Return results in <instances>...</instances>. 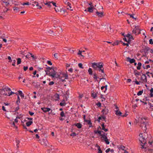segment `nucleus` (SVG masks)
I'll return each mask as SVG.
<instances>
[{
	"instance_id": "f257e3e1",
	"label": "nucleus",
	"mask_w": 153,
	"mask_h": 153,
	"mask_svg": "<svg viewBox=\"0 0 153 153\" xmlns=\"http://www.w3.org/2000/svg\"><path fill=\"white\" fill-rule=\"evenodd\" d=\"M147 120V118L145 117L141 116L139 117L138 122L140 123V126L144 130V133L146 132L147 127L149 125V123Z\"/></svg>"
},
{
	"instance_id": "f03ea898",
	"label": "nucleus",
	"mask_w": 153,
	"mask_h": 153,
	"mask_svg": "<svg viewBox=\"0 0 153 153\" xmlns=\"http://www.w3.org/2000/svg\"><path fill=\"white\" fill-rule=\"evenodd\" d=\"M139 136L140 137L139 139L140 141L141 142V143H142L141 145V147L142 149L144 148V146L146 143V141L145 138L143 137L142 134H140L139 135Z\"/></svg>"
},
{
	"instance_id": "7ed1b4c3",
	"label": "nucleus",
	"mask_w": 153,
	"mask_h": 153,
	"mask_svg": "<svg viewBox=\"0 0 153 153\" xmlns=\"http://www.w3.org/2000/svg\"><path fill=\"white\" fill-rule=\"evenodd\" d=\"M51 72H49L48 71H45L46 72V74L51 76L53 78H54L55 77L56 75V72L53 69L51 70Z\"/></svg>"
},
{
	"instance_id": "20e7f679",
	"label": "nucleus",
	"mask_w": 153,
	"mask_h": 153,
	"mask_svg": "<svg viewBox=\"0 0 153 153\" xmlns=\"http://www.w3.org/2000/svg\"><path fill=\"white\" fill-rule=\"evenodd\" d=\"M100 64L98 63L94 62L92 63V67L96 70H97Z\"/></svg>"
},
{
	"instance_id": "39448f33",
	"label": "nucleus",
	"mask_w": 153,
	"mask_h": 153,
	"mask_svg": "<svg viewBox=\"0 0 153 153\" xmlns=\"http://www.w3.org/2000/svg\"><path fill=\"white\" fill-rule=\"evenodd\" d=\"M95 9V8L94 7V6H92L91 7H90L88 8V11L90 13H92Z\"/></svg>"
},
{
	"instance_id": "423d86ee",
	"label": "nucleus",
	"mask_w": 153,
	"mask_h": 153,
	"mask_svg": "<svg viewBox=\"0 0 153 153\" xmlns=\"http://www.w3.org/2000/svg\"><path fill=\"white\" fill-rule=\"evenodd\" d=\"M97 70H99L100 71H101L102 73H104V69L103 68V65L102 64H100Z\"/></svg>"
},
{
	"instance_id": "0eeeda50",
	"label": "nucleus",
	"mask_w": 153,
	"mask_h": 153,
	"mask_svg": "<svg viewBox=\"0 0 153 153\" xmlns=\"http://www.w3.org/2000/svg\"><path fill=\"white\" fill-rule=\"evenodd\" d=\"M126 36L127 37L128 39V42H129V41H130L131 40V39L133 40L134 39L133 38V36H131L130 34H128L126 35Z\"/></svg>"
},
{
	"instance_id": "6e6552de",
	"label": "nucleus",
	"mask_w": 153,
	"mask_h": 153,
	"mask_svg": "<svg viewBox=\"0 0 153 153\" xmlns=\"http://www.w3.org/2000/svg\"><path fill=\"white\" fill-rule=\"evenodd\" d=\"M41 109L45 113L48 112L51 110V109L49 108H47L45 107L42 108Z\"/></svg>"
},
{
	"instance_id": "1a4fd4ad",
	"label": "nucleus",
	"mask_w": 153,
	"mask_h": 153,
	"mask_svg": "<svg viewBox=\"0 0 153 153\" xmlns=\"http://www.w3.org/2000/svg\"><path fill=\"white\" fill-rule=\"evenodd\" d=\"M10 1V0H4L2 2L5 4L6 6H8L9 4Z\"/></svg>"
},
{
	"instance_id": "9d476101",
	"label": "nucleus",
	"mask_w": 153,
	"mask_h": 153,
	"mask_svg": "<svg viewBox=\"0 0 153 153\" xmlns=\"http://www.w3.org/2000/svg\"><path fill=\"white\" fill-rule=\"evenodd\" d=\"M127 61L131 63H132L134 62L135 60L133 59H131L129 57H127Z\"/></svg>"
},
{
	"instance_id": "9b49d317",
	"label": "nucleus",
	"mask_w": 153,
	"mask_h": 153,
	"mask_svg": "<svg viewBox=\"0 0 153 153\" xmlns=\"http://www.w3.org/2000/svg\"><path fill=\"white\" fill-rule=\"evenodd\" d=\"M32 5L33 6H36V7L39 6V3L38 2H36V1H34L33 0L32 2Z\"/></svg>"
},
{
	"instance_id": "f8f14e48",
	"label": "nucleus",
	"mask_w": 153,
	"mask_h": 153,
	"mask_svg": "<svg viewBox=\"0 0 153 153\" xmlns=\"http://www.w3.org/2000/svg\"><path fill=\"white\" fill-rule=\"evenodd\" d=\"M102 112L103 114H106L108 113V110L106 108H105L104 109L102 110Z\"/></svg>"
},
{
	"instance_id": "ddd939ff",
	"label": "nucleus",
	"mask_w": 153,
	"mask_h": 153,
	"mask_svg": "<svg viewBox=\"0 0 153 153\" xmlns=\"http://www.w3.org/2000/svg\"><path fill=\"white\" fill-rule=\"evenodd\" d=\"M141 78L143 80V82H147V78L145 74H143Z\"/></svg>"
},
{
	"instance_id": "4468645a",
	"label": "nucleus",
	"mask_w": 153,
	"mask_h": 153,
	"mask_svg": "<svg viewBox=\"0 0 153 153\" xmlns=\"http://www.w3.org/2000/svg\"><path fill=\"white\" fill-rule=\"evenodd\" d=\"M96 13L99 17H102L103 16V12H99L97 11Z\"/></svg>"
},
{
	"instance_id": "2eb2a0df",
	"label": "nucleus",
	"mask_w": 153,
	"mask_h": 153,
	"mask_svg": "<svg viewBox=\"0 0 153 153\" xmlns=\"http://www.w3.org/2000/svg\"><path fill=\"white\" fill-rule=\"evenodd\" d=\"M75 125L77 127V128H80L82 127V124L79 123H77L75 124Z\"/></svg>"
},
{
	"instance_id": "dca6fc26",
	"label": "nucleus",
	"mask_w": 153,
	"mask_h": 153,
	"mask_svg": "<svg viewBox=\"0 0 153 153\" xmlns=\"http://www.w3.org/2000/svg\"><path fill=\"white\" fill-rule=\"evenodd\" d=\"M3 90L4 91H11V89L10 88L6 87L3 88Z\"/></svg>"
},
{
	"instance_id": "f3484780",
	"label": "nucleus",
	"mask_w": 153,
	"mask_h": 153,
	"mask_svg": "<svg viewBox=\"0 0 153 153\" xmlns=\"http://www.w3.org/2000/svg\"><path fill=\"white\" fill-rule=\"evenodd\" d=\"M115 114L118 116H121L122 113L118 110L116 111Z\"/></svg>"
},
{
	"instance_id": "a211bd4d",
	"label": "nucleus",
	"mask_w": 153,
	"mask_h": 153,
	"mask_svg": "<svg viewBox=\"0 0 153 153\" xmlns=\"http://www.w3.org/2000/svg\"><path fill=\"white\" fill-rule=\"evenodd\" d=\"M63 77H60L59 75H58V76L57 77L56 76V78H58L59 79H61L62 82H64L65 81V78L63 79Z\"/></svg>"
},
{
	"instance_id": "6ab92c4d",
	"label": "nucleus",
	"mask_w": 153,
	"mask_h": 153,
	"mask_svg": "<svg viewBox=\"0 0 153 153\" xmlns=\"http://www.w3.org/2000/svg\"><path fill=\"white\" fill-rule=\"evenodd\" d=\"M19 94L23 98L24 97V95L23 93H22V92L21 91H19Z\"/></svg>"
},
{
	"instance_id": "aec40b11",
	"label": "nucleus",
	"mask_w": 153,
	"mask_h": 153,
	"mask_svg": "<svg viewBox=\"0 0 153 153\" xmlns=\"http://www.w3.org/2000/svg\"><path fill=\"white\" fill-rule=\"evenodd\" d=\"M137 65L138 66L137 67V70H140L141 68V66L142 65V64L140 62H139Z\"/></svg>"
},
{
	"instance_id": "412c9836",
	"label": "nucleus",
	"mask_w": 153,
	"mask_h": 153,
	"mask_svg": "<svg viewBox=\"0 0 153 153\" xmlns=\"http://www.w3.org/2000/svg\"><path fill=\"white\" fill-rule=\"evenodd\" d=\"M129 16H130L131 18H132V19H135V20H136V19H137V18L136 17H135L134 16L135 15V14H128Z\"/></svg>"
},
{
	"instance_id": "4be33fe9",
	"label": "nucleus",
	"mask_w": 153,
	"mask_h": 153,
	"mask_svg": "<svg viewBox=\"0 0 153 153\" xmlns=\"http://www.w3.org/2000/svg\"><path fill=\"white\" fill-rule=\"evenodd\" d=\"M33 123L32 121H30L26 123V125L27 126H30Z\"/></svg>"
},
{
	"instance_id": "5701e85b",
	"label": "nucleus",
	"mask_w": 153,
	"mask_h": 153,
	"mask_svg": "<svg viewBox=\"0 0 153 153\" xmlns=\"http://www.w3.org/2000/svg\"><path fill=\"white\" fill-rule=\"evenodd\" d=\"M150 97H153V88H152L150 90Z\"/></svg>"
},
{
	"instance_id": "b1692460",
	"label": "nucleus",
	"mask_w": 153,
	"mask_h": 153,
	"mask_svg": "<svg viewBox=\"0 0 153 153\" xmlns=\"http://www.w3.org/2000/svg\"><path fill=\"white\" fill-rule=\"evenodd\" d=\"M106 134H105L103 135V134H101V135H100L101 137H102L104 139H107V137H106Z\"/></svg>"
},
{
	"instance_id": "393cba45",
	"label": "nucleus",
	"mask_w": 153,
	"mask_h": 153,
	"mask_svg": "<svg viewBox=\"0 0 153 153\" xmlns=\"http://www.w3.org/2000/svg\"><path fill=\"white\" fill-rule=\"evenodd\" d=\"M93 78L94 79L96 80V81H98L97 79L98 78V77H97V74H94V77Z\"/></svg>"
},
{
	"instance_id": "a878e982",
	"label": "nucleus",
	"mask_w": 153,
	"mask_h": 153,
	"mask_svg": "<svg viewBox=\"0 0 153 153\" xmlns=\"http://www.w3.org/2000/svg\"><path fill=\"white\" fill-rule=\"evenodd\" d=\"M105 75H106L104 73H103V74H102V76L103 78H100V80L103 79V80H105V79L104 78L105 77Z\"/></svg>"
},
{
	"instance_id": "bb28decb",
	"label": "nucleus",
	"mask_w": 153,
	"mask_h": 153,
	"mask_svg": "<svg viewBox=\"0 0 153 153\" xmlns=\"http://www.w3.org/2000/svg\"><path fill=\"white\" fill-rule=\"evenodd\" d=\"M102 131H96V130L94 131V132L95 134H99L101 135V133Z\"/></svg>"
},
{
	"instance_id": "cd10ccee",
	"label": "nucleus",
	"mask_w": 153,
	"mask_h": 153,
	"mask_svg": "<svg viewBox=\"0 0 153 153\" xmlns=\"http://www.w3.org/2000/svg\"><path fill=\"white\" fill-rule=\"evenodd\" d=\"M64 2L65 3L67 4L68 5H71L70 3L68 2L67 0H64Z\"/></svg>"
},
{
	"instance_id": "c85d7f7f",
	"label": "nucleus",
	"mask_w": 153,
	"mask_h": 153,
	"mask_svg": "<svg viewBox=\"0 0 153 153\" xmlns=\"http://www.w3.org/2000/svg\"><path fill=\"white\" fill-rule=\"evenodd\" d=\"M44 4H45V5H47L48 7H51V2H47V3H45Z\"/></svg>"
},
{
	"instance_id": "c756f323",
	"label": "nucleus",
	"mask_w": 153,
	"mask_h": 153,
	"mask_svg": "<svg viewBox=\"0 0 153 153\" xmlns=\"http://www.w3.org/2000/svg\"><path fill=\"white\" fill-rule=\"evenodd\" d=\"M143 91L142 90H141V91H139L137 93V95H138V96H140V95H141L142 94V93H143Z\"/></svg>"
},
{
	"instance_id": "7c9ffc66",
	"label": "nucleus",
	"mask_w": 153,
	"mask_h": 153,
	"mask_svg": "<svg viewBox=\"0 0 153 153\" xmlns=\"http://www.w3.org/2000/svg\"><path fill=\"white\" fill-rule=\"evenodd\" d=\"M82 51L79 50V52L77 53L78 55L84 57V56L82 54Z\"/></svg>"
},
{
	"instance_id": "2f4dec72",
	"label": "nucleus",
	"mask_w": 153,
	"mask_h": 153,
	"mask_svg": "<svg viewBox=\"0 0 153 153\" xmlns=\"http://www.w3.org/2000/svg\"><path fill=\"white\" fill-rule=\"evenodd\" d=\"M96 146L98 147V153H102V151L101 150L100 147L97 145Z\"/></svg>"
},
{
	"instance_id": "473e14b6",
	"label": "nucleus",
	"mask_w": 153,
	"mask_h": 153,
	"mask_svg": "<svg viewBox=\"0 0 153 153\" xmlns=\"http://www.w3.org/2000/svg\"><path fill=\"white\" fill-rule=\"evenodd\" d=\"M17 65H19L21 63V59L20 58H18L17 59Z\"/></svg>"
},
{
	"instance_id": "72a5a7b5",
	"label": "nucleus",
	"mask_w": 153,
	"mask_h": 153,
	"mask_svg": "<svg viewBox=\"0 0 153 153\" xmlns=\"http://www.w3.org/2000/svg\"><path fill=\"white\" fill-rule=\"evenodd\" d=\"M88 72L89 73V74L92 75V71L91 68H89L88 70Z\"/></svg>"
},
{
	"instance_id": "f704fd0d",
	"label": "nucleus",
	"mask_w": 153,
	"mask_h": 153,
	"mask_svg": "<svg viewBox=\"0 0 153 153\" xmlns=\"http://www.w3.org/2000/svg\"><path fill=\"white\" fill-rule=\"evenodd\" d=\"M91 96L92 97H93L94 98H95L97 96V94L96 93H93L92 94Z\"/></svg>"
},
{
	"instance_id": "c9c22d12",
	"label": "nucleus",
	"mask_w": 153,
	"mask_h": 153,
	"mask_svg": "<svg viewBox=\"0 0 153 153\" xmlns=\"http://www.w3.org/2000/svg\"><path fill=\"white\" fill-rule=\"evenodd\" d=\"M31 53H29L26 56V57L27 58H30L31 57Z\"/></svg>"
},
{
	"instance_id": "e433bc0d",
	"label": "nucleus",
	"mask_w": 153,
	"mask_h": 153,
	"mask_svg": "<svg viewBox=\"0 0 153 153\" xmlns=\"http://www.w3.org/2000/svg\"><path fill=\"white\" fill-rule=\"evenodd\" d=\"M54 56L55 58L57 59L59 55L57 53H55L54 54Z\"/></svg>"
},
{
	"instance_id": "4c0bfd02",
	"label": "nucleus",
	"mask_w": 153,
	"mask_h": 153,
	"mask_svg": "<svg viewBox=\"0 0 153 153\" xmlns=\"http://www.w3.org/2000/svg\"><path fill=\"white\" fill-rule=\"evenodd\" d=\"M134 29L137 31L140 30V28H139V27L138 26H136L135 27Z\"/></svg>"
},
{
	"instance_id": "58836bf2",
	"label": "nucleus",
	"mask_w": 153,
	"mask_h": 153,
	"mask_svg": "<svg viewBox=\"0 0 153 153\" xmlns=\"http://www.w3.org/2000/svg\"><path fill=\"white\" fill-rule=\"evenodd\" d=\"M149 105L150 106V108L151 109V110H153V105L151 103H149Z\"/></svg>"
},
{
	"instance_id": "ea45409f",
	"label": "nucleus",
	"mask_w": 153,
	"mask_h": 153,
	"mask_svg": "<svg viewBox=\"0 0 153 153\" xmlns=\"http://www.w3.org/2000/svg\"><path fill=\"white\" fill-rule=\"evenodd\" d=\"M60 114L61 116L62 117H65V114H64V112L63 111L61 112Z\"/></svg>"
},
{
	"instance_id": "a19ab883",
	"label": "nucleus",
	"mask_w": 153,
	"mask_h": 153,
	"mask_svg": "<svg viewBox=\"0 0 153 153\" xmlns=\"http://www.w3.org/2000/svg\"><path fill=\"white\" fill-rule=\"evenodd\" d=\"M104 140L105 141V142L106 143V144H109V142L108 141L107 138V139H104Z\"/></svg>"
},
{
	"instance_id": "79ce46f5",
	"label": "nucleus",
	"mask_w": 153,
	"mask_h": 153,
	"mask_svg": "<svg viewBox=\"0 0 153 153\" xmlns=\"http://www.w3.org/2000/svg\"><path fill=\"white\" fill-rule=\"evenodd\" d=\"M16 143H17L16 146L17 148H18L19 147L18 145L19 144V143H20V142L18 140H16Z\"/></svg>"
},
{
	"instance_id": "37998d69",
	"label": "nucleus",
	"mask_w": 153,
	"mask_h": 153,
	"mask_svg": "<svg viewBox=\"0 0 153 153\" xmlns=\"http://www.w3.org/2000/svg\"><path fill=\"white\" fill-rule=\"evenodd\" d=\"M63 76L65 77V79H67L68 76L67 74H63Z\"/></svg>"
},
{
	"instance_id": "c03bdc74",
	"label": "nucleus",
	"mask_w": 153,
	"mask_h": 153,
	"mask_svg": "<svg viewBox=\"0 0 153 153\" xmlns=\"http://www.w3.org/2000/svg\"><path fill=\"white\" fill-rule=\"evenodd\" d=\"M78 65L80 68H83L82 67V63H79L78 64Z\"/></svg>"
},
{
	"instance_id": "a18cd8bd",
	"label": "nucleus",
	"mask_w": 153,
	"mask_h": 153,
	"mask_svg": "<svg viewBox=\"0 0 153 153\" xmlns=\"http://www.w3.org/2000/svg\"><path fill=\"white\" fill-rule=\"evenodd\" d=\"M16 62V60L15 59L13 60L12 61L13 63L12 64V65H13V66H15V64Z\"/></svg>"
},
{
	"instance_id": "49530a36",
	"label": "nucleus",
	"mask_w": 153,
	"mask_h": 153,
	"mask_svg": "<svg viewBox=\"0 0 153 153\" xmlns=\"http://www.w3.org/2000/svg\"><path fill=\"white\" fill-rule=\"evenodd\" d=\"M60 105L62 106H64L65 105V103L64 102H61L60 103Z\"/></svg>"
},
{
	"instance_id": "de8ad7c7",
	"label": "nucleus",
	"mask_w": 153,
	"mask_h": 153,
	"mask_svg": "<svg viewBox=\"0 0 153 153\" xmlns=\"http://www.w3.org/2000/svg\"><path fill=\"white\" fill-rule=\"evenodd\" d=\"M76 135V134L75 133H73L70 134V136H75Z\"/></svg>"
},
{
	"instance_id": "09e8293b",
	"label": "nucleus",
	"mask_w": 153,
	"mask_h": 153,
	"mask_svg": "<svg viewBox=\"0 0 153 153\" xmlns=\"http://www.w3.org/2000/svg\"><path fill=\"white\" fill-rule=\"evenodd\" d=\"M137 30H136L134 29L132 31V32L133 33L136 34L137 33Z\"/></svg>"
},
{
	"instance_id": "8fccbe9b",
	"label": "nucleus",
	"mask_w": 153,
	"mask_h": 153,
	"mask_svg": "<svg viewBox=\"0 0 153 153\" xmlns=\"http://www.w3.org/2000/svg\"><path fill=\"white\" fill-rule=\"evenodd\" d=\"M54 84V82L53 81L50 82L49 83V85H52Z\"/></svg>"
},
{
	"instance_id": "3c124183",
	"label": "nucleus",
	"mask_w": 153,
	"mask_h": 153,
	"mask_svg": "<svg viewBox=\"0 0 153 153\" xmlns=\"http://www.w3.org/2000/svg\"><path fill=\"white\" fill-rule=\"evenodd\" d=\"M149 43L151 44H153V41L152 39H150L149 40Z\"/></svg>"
},
{
	"instance_id": "603ef678",
	"label": "nucleus",
	"mask_w": 153,
	"mask_h": 153,
	"mask_svg": "<svg viewBox=\"0 0 153 153\" xmlns=\"http://www.w3.org/2000/svg\"><path fill=\"white\" fill-rule=\"evenodd\" d=\"M48 32L51 35H54V34L53 33V32L52 30H50L49 31H48Z\"/></svg>"
},
{
	"instance_id": "864d4df0",
	"label": "nucleus",
	"mask_w": 153,
	"mask_h": 153,
	"mask_svg": "<svg viewBox=\"0 0 153 153\" xmlns=\"http://www.w3.org/2000/svg\"><path fill=\"white\" fill-rule=\"evenodd\" d=\"M28 68L27 66H24L23 67L24 70L25 71L28 69Z\"/></svg>"
},
{
	"instance_id": "5fc2aeb1",
	"label": "nucleus",
	"mask_w": 153,
	"mask_h": 153,
	"mask_svg": "<svg viewBox=\"0 0 153 153\" xmlns=\"http://www.w3.org/2000/svg\"><path fill=\"white\" fill-rule=\"evenodd\" d=\"M15 93L12 91H11L10 93H8V96H10V95H12L13 94H14Z\"/></svg>"
},
{
	"instance_id": "6e6d98bb",
	"label": "nucleus",
	"mask_w": 153,
	"mask_h": 153,
	"mask_svg": "<svg viewBox=\"0 0 153 153\" xmlns=\"http://www.w3.org/2000/svg\"><path fill=\"white\" fill-rule=\"evenodd\" d=\"M47 63L49 64L50 65H52V63L50 61H48L47 62Z\"/></svg>"
},
{
	"instance_id": "4d7b16f0",
	"label": "nucleus",
	"mask_w": 153,
	"mask_h": 153,
	"mask_svg": "<svg viewBox=\"0 0 153 153\" xmlns=\"http://www.w3.org/2000/svg\"><path fill=\"white\" fill-rule=\"evenodd\" d=\"M29 113L31 116H32L34 114V113L31 112L30 111H29Z\"/></svg>"
},
{
	"instance_id": "13d9d810",
	"label": "nucleus",
	"mask_w": 153,
	"mask_h": 153,
	"mask_svg": "<svg viewBox=\"0 0 153 153\" xmlns=\"http://www.w3.org/2000/svg\"><path fill=\"white\" fill-rule=\"evenodd\" d=\"M68 7L67 8V9H70L71 10H72V9H71V5H68Z\"/></svg>"
},
{
	"instance_id": "bf43d9fd",
	"label": "nucleus",
	"mask_w": 153,
	"mask_h": 153,
	"mask_svg": "<svg viewBox=\"0 0 153 153\" xmlns=\"http://www.w3.org/2000/svg\"><path fill=\"white\" fill-rule=\"evenodd\" d=\"M31 57H32L33 59H35L36 58V56H35L34 55H33L32 54H31Z\"/></svg>"
},
{
	"instance_id": "052dcab7",
	"label": "nucleus",
	"mask_w": 153,
	"mask_h": 153,
	"mask_svg": "<svg viewBox=\"0 0 153 153\" xmlns=\"http://www.w3.org/2000/svg\"><path fill=\"white\" fill-rule=\"evenodd\" d=\"M102 120H104L105 121H105V118L106 117L105 116H102Z\"/></svg>"
},
{
	"instance_id": "680f3d73",
	"label": "nucleus",
	"mask_w": 153,
	"mask_h": 153,
	"mask_svg": "<svg viewBox=\"0 0 153 153\" xmlns=\"http://www.w3.org/2000/svg\"><path fill=\"white\" fill-rule=\"evenodd\" d=\"M29 4V3L28 2H27L26 3H24L22 4V5H28Z\"/></svg>"
},
{
	"instance_id": "e2e57ef3",
	"label": "nucleus",
	"mask_w": 153,
	"mask_h": 153,
	"mask_svg": "<svg viewBox=\"0 0 153 153\" xmlns=\"http://www.w3.org/2000/svg\"><path fill=\"white\" fill-rule=\"evenodd\" d=\"M120 148L123 150H125V147L124 146H121L120 147Z\"/></svg>"
},
{
	"instance_id": "0e129e2a",
	"label": "nucleus",
	"mask_w": 153,
	"mask_h": 153,
	"mask_svg": "<svg viewBox=\"0 0 153 153\" xmlns=\"http://www.w3.org/2000/svg\"><path fill=\"white\" fill-rule=\"evenodd\" d=\"M107 86H107V85H105V86H104V88H105V90L104 91V92L105 93V92L106 91V90H107Z\"/></svg>"
},
{
	"instance_id": "69168bd1",
	"label": "nucleus",
	"mask_w": 153,
	"mask_h": 153,
	"mask_svg": "<svg viewBox=\"0 0 153 153\" xmlns=\"http://www.w3.org/2000/svg\"><path fill=\"white\" fill-rule=\"evenodd\" d=\"M19 106L17 107L15 109V111L16 112V111H17L19 109Z\"/></svg>"
},
{
	"instance_id": "338daca9",
	"label": "nucleus",
	"mask_w": 153,
	"mask_h": 153,
	"mask_svg": "<svg viewBox=\"0 0 153 153\" xmlns=\"http://www.w3.org/2000/svg\"><path fill=\"white\" fill-rule=\"evenodd\" d=\"M151 116L153 118V110H152L151 111Z\"/></svg>"
},
{
	"instance_id": "774afa93",
	"label": "nucleus",
	"mask_w": 153,
	"mask_h": 153,
	"mask_svg": "<svg viewBox=\"0 0 153 153\" xmlns=\"http://www.w3.org/2000/svg\"><path fill=\"white\" fill-rule=\"evenodd\" d=\"M73 70V69L72 68H70V69L68 70V71L71 73L72 72Z\"/></svg>"
}]
</instances>
